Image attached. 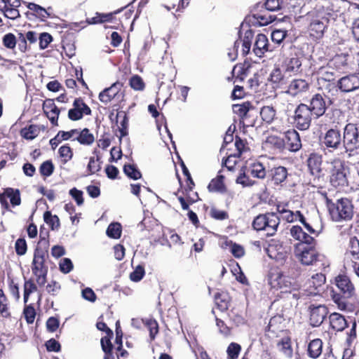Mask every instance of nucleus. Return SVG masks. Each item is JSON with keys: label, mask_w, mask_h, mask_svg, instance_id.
<instances>
[{"label": "nucleus", "mask_w": 359, "mask_h": 359, "mask_svg": "<svg viewBox=\"0 0 359 359\" xmlns=\"http://www.w3.org/2000/svg\"><path fill=\"white\" fill-rule=\"evenodd\" d=\"M247 168L242 167L236 180L237 184H240L243 187H252L255 184V181L249 177V176L247 175Z\"/></svg>", "instance_id": "33"}, {"label": "nucleus", "mask_w": 359, "mask_h": 359, "mask_svg": "<svg viewBox=\"0 0 359 359\" xmlns=\"http://www.w3.org/2000/svg\"><path fill=\"white\" fill-rule=\"evenodd\" d=\"M327 22V18L323 16H318L313 18L309 28L310 35L316 39L321 38L323 36Z\"/></svg>", "instance_id": "15"}, {"label": "nucleus", "mask_w": 359, "mask_h": 359, "mask_svg": "<svg viewBox=\"0 0 359 359\" xmlns=\"http://www.w3.org/2000/svg\"><path fill=\"white\" fill-rule=\"evenodd\" d=\"M310 323L313 327L321 325L327 314V309L324 305L313 306L310 307Z\"/></svg>", "instance_id": "16"}, {"label": "nucleus", "mask_w": 359, "mask_h": 359, "mask_svg": "<svg viewBox=\"0 0 359 359\" xmlns=\"http://www.w3.org/2000/svg\"><path fill=\"white\" fill-rule=\"evenodd\" d=\"M73 108L68 111V117L72 121H78L83 118V115H90L91 109L84 102L77 98L74 101Z\"/></svg>", "instance_id": "11"}, {"label": "nucleus", "mask_w": 359, "mask_h": 359, "mask_svg": "<svg viewBox=\"0 0 359 359\" xmlns=\"http://www.w3.org/2000/svg\"><path fill=\"white\" fill-rule=\"evenodd\" d=\"M0 313L5 318L10 316L7 306V298L1 289H0Z\"/></svg>", "instance_id": "46"}, {"label": "nucleus", "mask_w": 359, "mask_h": 359, "mask_svg": "<svg viewBox=\"0 0 359 359\" xmlns=\"http://www.w3.org/2000/svg\"><path fill=\"white\" fill-rule=\"evenodd\" d=\"M39 130L36 126H30L28 128L22 130L23 137L27 140H32L37 136Z\"/></svg>", "instance_id": "51"}, {"label": "nucleus", "mask_w": 359, "mask_h": 359, "mask_svg": "<svg viewBox=\"0 0 359 359\" xmlns=\"http://www.w3.org/2000/svg\"><path fill=\"white\" fill-rule=\"evenodd\" d=\"M60 284L58 282L52 280L46 285V289L48 293L52 295H56L60 291Z\"/></svg>", "instance_id": "63"}, {"label": "nucleus", "mask_w": 359, "mask_h": 359, "mask_svg": "<svg viewBox=\"0 0 359 359\" xmlns=\"http://www.w3.org/2000/svg\"><path fill=\"white\" fill-rule=\"evenodd\" d=\"M6 4L0 3V11L4 13V16L7 18L15 20L20 17V13L18 8H11L6 9Z\"/></svg>", "instance_id": "43"}, {"label": "nucleus", "mask_w": 359, "mask_h": 359, "mask_svg": "<svg viewBox=\"0 0 359 359\" xmlns=\"http://www.w3.org/2000/svg\"><path fill=\"white\" fill-rule=\"evenodd\" d=\"M112 18L111 13H96L95 16L91 18H87L86 22H81L79 23L75 22L72 25V28L76 29L77 27L81 28H83L86 27V24L88 25H94L98 23H102L104 22L109 21Z\"/></svg>", "instance_id": "20"}, {"label": "nucleus", "mask_w": 359, "mask_h": 359, "mask_svg": "<svg viewBox=\"0 0 359 359\" xmlns=\"http://www.w3.org/2000/svg\"><path fill=\"white\" fill-rule=\"evenodd\" d=\"M327 206L330 215L334 222L348 221L353 216V205L348 198H342L335 202L327 199Z\"/></svg>", "instance_id": "1"}, {"label": "nucleus", "mask_w": 359, "mask_h": 359, "mask_svg": "<svg viewBox=\"0 0 359 359\" xmlns=\"http://www.w3.org/2000/svg\"><path fill=\"white\" fill-rule=\"evenodd\" d=\"M130 85L132 88L136 90H140L144 88L143 81L138 76H134L130 79Z\"/></svg>", "instance_id": "60"}, {"label": "nucleus", "mask_w": 359, "mask_h": 359, "mask_svg": "<svg viewBox=\"0 0 359 359\" xmlns=\"http://www.w3.org/2000/svg\"><path fill=\"white\" fill-rule=\"evenodd\" d=\"M27 8L33 11L36 16L38 18H41L42 20H44L49 17V13L47 12V11L40 6L39 5H37L34 3H29L27 5Z\"/></svg>", "instance_id": "39"}, {"label": "nucleus", "mask_w": 359, "mask_h": 359, "mask_svg": "<svg viewBox=\"0 0 359 359\" xmlns=\"http://www.w3.org/2000/svg\"><path fill=\"white\" fill-rule=\"evenodd\" d=\"M325 283V276L323 273H316L308 280L304 285V289L298 293H293V297L299 299L303 296H316L323 290Z\"/></svg>", "instance_id": "6"}, {"label": "nucleus", "mask_w": 359, "mask_h": 359, "mask_svg": "<svg viewBox=\"0 0 359 359\" xmlns=\"http://www.w3.org/2000/svg\"><path fill=\"white\" fill-rule=\"evenodd\" d=\"M313 116L307 104L303 103L299 104L297 107L294 115L296 127L301 130L309 129Z\"/></svg>", "instance_id": "8"}, {"label": "nucleus", "mask_w": 359, "mask_h": 359, "mask_svg": "<svg viewBox=\"0 0 359 359\" xmlns=\"http://www.w3.org/2000/svg\"><path fill=\"white\" fill-rule=\"evenodd\" d=\"M266 143L273 145L275 148L278 149H281L284 147V140L276 136L269 137Z\"/></svg>", "instance_id": "62"}, {"label": "nucleus", "mask_w": 359, "mask_h": 359, "mask_svg": "<svg viewBox=\"0 0 359 359\" xmlns=\"http://www.w3.org/2000/svg\"><path fill=\"white\" fill-rule=\"evenodd\" d=\"M280 224V218L273 212L259 215L253 222L252 226L256 231H264L269 236L275 235Z\"/></svg>", "instance_id": "2"}, {"label": "nucleus", "mask_w": 359, "mask_h": 359, "mask_svg": "<svg viewBox=\"0 0 359 359\" xmlns=\"http://www.w3.org/2000/svg\"><path fill=\"white\" fill-rule=\"evenodd\" d=\"M253 38V34L252 32L250 30V31H247L245 33V36H244V39L243 41H236L235 42V44H234V48H238V47L239 46L240 44H242V46H243V55H247L249 52H250V47H251V42H252V39Z\"/></svg>", "instance_id": "29"}, {"label": "nucleus", "mask_w": 359, "mask_h": 359, "mask_svg": "<svg viewBox=\"0 0 359 359\" xmlns=\"http://www.w3.org/2000/svg\"><path fill=\"white\" fill-rule=\"evenodd\" d=\"M123 172L128 177L133 180H138L142 177L141 172L134 165H125Z\"/></svg>", "instance_id": "44"}, {"label": "nucleus", "mask_w": 359, "mask_h": 359, "mask_svg": "<svg viewBox=\"0 0 359 359\" xmlns=\"http://www.w3.org/2000/svg\"><path fill=\"white\" fill-rule=\"evenodd\" d=\"M44 221L50 226L53 230L60 226V220L57 215H52L50 212H46L43 215Z\"/></svg>", "instance_id": "45"}, {"label": "nucleus", "mask_w": 359, "mask_h": 359, "mask_svg": "<svg viewBox=\"0 0 359 359\" xmlns=\"http://www.w3.org/2000/svg\"><path fill=\"white\" fill-rule=\"evenodd\" d=\"M106 233L109 238H119L121 235V225L118 222H113L109 225Z\"/></svg>", "instance_id": "38"}, {"label": "nucleus", "mask_w": 359, "mask_h": 359, "mask_svg": "<svg viewBox=\"0 0 359 359\" xmlns=\"http://www.w3.org/2000/svg\"><path fill=\"white\" fill-rule=\"evenodd\" d=\"M344 93L352 92L359 88V76L350 74L341 78L337 82V88Z\"/></svg>", "instance_id": "12"}, {"label": "nucleus", "mask_w": 359, "mask_h": 359, "mask_svg": "<svg viewBox=\"0 0 359 359\" xmlns=\"http://www.w3.org/2000/svg\"><path fill=\"white\" fill-rule=\"evenodd\" d=\"M295 256L304 265H313L320 261L322 255L317 251L315 245L298 243L295 248Z\"/></svg>", "instance_id": "5"}, {"label": "nucleus", "mask_w": 359, "mask_h": 359, "mask_svg": "<svg viewBox=\"0 0 359 359\" xmlns=\"http://www.w3.org/2000/svg\"><path fill=\"white\" fill-rule=\"evenodd\" d=\"M343 144L348 150L359 147V126L348 123L344 128Z\"/></svg>", "instance_id": "10"}, {"label": "nucleus", "mask_w": 359, "mask_h": 359, "mask_svg": "<svg viewBox=\"0 0 359 359\" xmlns=\"http://www.w3.org/2000/svg\"><path fill=\"white\" fill-rule=\"evenodd\" d=\"M81 296L84 299L90 302H95L97 298L95 293L90 287L83 289L81 292Z\"/></svg>", "instance_id": "64"}, {"label": "nucleus", "mask_w": 359, "mask_h": 359, "mask_svg": "<svg viewBox=\"0 0 359 359\" xmlns=\"http://www.w3.org/2000/svg\"><path fill=\"white\" fill-rule=\"evenodd\" d=\"M267 253L270 258L276 260H283L287 256V249L281 244H270L267 248Z\"/></svg>", "instance_id": "21"}, {"label": "nucleus", "mask_w": 359, "mask_h": 359, "mask_svg": "<svg viewBox=\"0 0 359 359\" xmlns=\"http://www.w3.org/2000/svg\"><path fill=\"white\" fill-rule=\"evenodd\" d=\"M6 195L10 199V202L13 206L19 205L21 203L20 194L18 189L13 188L6 189Z\"/></svg>", "instance_id": "36"}, {"label": "nucleus", "mask_w": 359, "mask_h": 359, "mask_svg": "<svg viewBox=\"0 0 359 359\" xmlns=\"http://www.w3.org/2000/svg\"><path fill=\"white\" fill-rule=\"evenodd\" d=\"M144 275V269L141 266H137L135 269L130 274V278L134 282L140 281Z\"/></svg>", "instance_id": "55"}, {"label": "nucleus", "mask_w": 359, "mask_h": 359, "mask_svg": "<svg viewBox=\"0 0 359 359\" xmlns=\"http://www.w3.org/2000/svg\"><path fill=\"white\" fill-rule=\"evenodd\" d=\"M309 88V84L307 81L302 79H295L290 83L286 93L295 97L306 92Z\"/></svg>", "instance_id": "17"}, {"label": "nucleus", "mask_w": 359, "mask_h": 359, "mask_svg": "<svg viewBox=\"0 0 359 359\" xmlns=\"http://www.w3.org/2000/svg\"><path fill=\"white\" fill-rule=\"evenodd\" d=\"M330 182L334 187H344L348 185V168L344 163L337 159L331 163L330 168Z\"/></svg>", "instance_id": "3"}, {"label": "nucleus", "mask_w": 359, "mask_h": 359, "mask_svg": "<svg viewBox=\"0 0 359 359\" xmlns=\"http://www.w3.org/2000/svg\"><path fill=\"white\" fill-rule=\"evenodd\" d=\"M323 162L322 155L312 153L310 154L307 163L308 166L313 175L319 174L321 171V165Z\"/></svg>", "instance_id": "24"}, {"label": "nucleus", "mask_w": 359, "mask_h": 359, "mask_svg": "<svg viewBox=\"0 0 359 359\" xmlns=\"http://www.w3.org/2000/svg\"><path fill=\"white\" fill-rule=\"evenodd\" d=\"M39 46L41 49H45L48 47V44L52 41V36L46 32L40 34L39 36Z\"/></svg>", "instance_id": "57"}, {"label": "nucleus", "mask_w": 359, "mask_h": 359, "mask_svg": "<svg viewBox=\"0 0 359 359\" xmlns=\"http://www.w3.org/2000/svg\"><path fill=\"white\" fill-rule=\"evenodd\" d=\"M335 282L337 287L343 292L344 296L349 297L353 294L354 287L347 276H338L335 279Z\"/></svg>", "instance_id": "19"}, {"label": "nucleus", "mask_w": 359, "mask_h": 359, "mask_svg": "<svg viewBox=\"0 0 359 359\" xmlns=\"http://www.w3.org/2000/svg\"><path fill=\"white\" fill-rule=\"evenodd\" d=\"M24 315L28 323H32L34 320L36 312L33 306H27L24 309Z\"/></svg>", "instance_id": "61"}, {"label": "nucleus", "mask_w": 359, "mask_h": 359, "mask_svg": "<svg viewBox=\"0 0 359 359\" xmlns=\"http://www.w3.org/2000/svg\"><path fill=\"white\" fill-rule=\"evenodd\" d=\"M58 151H59V154H60V157L63 158V161L65 163H66L67 162H68L69 161H70L72 158L73 152H72V149L69 146H67V145L62 146L59 149Z\"/></svg>", "instance_id": "48"}, {"label": "nucleus", "mask_w": 359, "mask_h": 359, "mask_svg": "<svg viewBox=\"0 0 359 359\" xmlns=\"http://www.w3.org/2000/svg\"><path fill=\"white\" fill-rule=\"evenodd\" d=\"M323 342L319 339L312 340L308 346V354L312 358H317L322 353Z\"/></svg>", "instance_id": "28"}, {"label": "nucleus", "mask_w": 359, "mask_h": 359, "mask_svg": "<svg viewBox=\"0 0 359 359\" xmlns=\"http://www.w3.org/2000/svg\"><path fill=\"white\" fill-rule=\"evenodd\" d=\"M302 65V63L299 58L297 57H292L290 58L288 61L285 63V72L287 73H292V74H296L299 72V69Z\"/></svg>", "instance_id": "37"}, {"label": "nucleus", "mask_w": 359, "mask_h": 359, "mask_svg": "<svg viewBox=\"0 0 359 359\" xmlns=\"http://www.w3.org/2000/svg\"><path fill=\"white\" fill-rule=\"evenodd\" d=\"M118 86H120V83L116 82L102 90L99 95L100 100L104 104L110 102L118 93Z\"/></svg>", "instance_id": "22"}, {"label": "nucleus", "mask_w": 359, "mask_h": 359, "mask_svg": "<svg viewBox=\"0 0 359 359\" xmlns=\"http://www.w3.org/2000/svg\"><path fill=\"white\" fill-rule=\"evenodd\" d=\"M37 291V286L32 280H26L24 283V302H28L29 295Z\"/></svg>", "instance_id": "41"}, {"label": "nucleus", "mask_w": 359, "mask_h": 359, "mask_svg": "<svg viewBox=\"0 0 359 359\" xmlns=\"http://www.w3.org/2000/svg\"><path fill=\"white\" fill-rule=\"evenodd\" d=\"M269 281L271 287L280 290L281 292H292L298 288V285L290 277L278 271L271 273Z\"/></svg>", "instance_id": "7"}, {"label": "nucleus", "mask_w": 359, "mask_h": 359, "mask_svg": "<svg viewBox=\"0 0 359 359\" xmlns=\"http://www.w3.org/2000/svg\"><path fill=\"white\" fill-rule=\"evenodd\" d=\"M285 142L289 149L297 151L302 148V142L299 133L294 129L287 130L285 134Z\"/></svg>", "instance_id": "18"}, {"label": "nucleus", "mask_w": 359, "mask_h": 359, "mask_svg": "<svg viewBox=\"0 0 359 359\" xmlns=\"http://www.w3.org/2000/svg\"><path fill=\"white\" fill-rule=\"evenodd\" d=\"M317 74L318 84L320 89L329 93L337 91L334 73L329 67L320 68Z\"/></svg>", "instance_id": "9"}, {"label": "nucleus", "mask_w": 359, "mask_h": 359, "mask_svg": "<svg viewBox=\"0 0 359 359\" xmlns=\"http://www.w3.org/2000/svg\"><path fill=\"white\" fill-rule=\"evenodd\" d=\"M268 46V39L266 35L263 34H259L256 36L253 52L255 54L261 57L262 55L266 51Z\"/></svg>", "instance_id": "23"}, {"label": "nucleus", "mask_w": 359, "mask_h": 359, "mask_svg": "<svg viewBox=\"0 0 359 359\" xmlns=\"http://www.w3.org/2000/svg\"><path fill=\"white\" fill-rule=\"evenodd\" d=\"M98 159H95V157L92 156L89 159V162L87 166V170L90 175L94 174L99 171L100 169V163L97 162Z\"/></svg>", "instance_id": "58"}, {"label": "nucleus", "mask_w": 359, "mask_h": 359, "mask_svg": "<svg viewBox=\"0 0 359 359\" xmlns=\"http://www.w3.org/2000/svg\"><path fill=\"white\" fill-rule=\"evenodd\" d=\"M260 116L266 123H271L276 116V110L272 106H264L261 109Z\"/></svg>", "instance_id": "31"}, {"label": "nucleus", "mask_w": 359, "mask_h": 359, "mask_svg": "<svg viewBox=\"0 0 359 359\" xmlns=\"http://www.w3.org/2000/svg\"><path fill=\"white\" fill-rule=\"evenodd\" d=\"M287 176V171L285 167L279 166L272 170V180L276 184L283 182Z\"/></svg>", "instance_id": "32"}, {"label": "nucleus", "mask_w": 359, "mask_h": 359, "mask_svg": "<svg viewBox=\"0 0 359 359\" xmlns=\"http://www.w3.org/2000/svg\"><path fill=\"white\" fill-rule=\"evenodd\" d=\"M287 35V31L283 29H276L271 33V39L273 41L280 43Z\"/></svg>", "instance_id": "56"}, {"label": "nucleus", "mask_w": 359, "mask_h": 359, "mask_svg": "<svg viewBox=\"0 0 359 359\" xmlns=\"http://www.w3.org/2000/svg\"><path fill=\"white\" fill-rule=\"evenodd\" d=\"M145 325L149 331V335L151 339L153 340L155 336L158 332V323L153 319H149L146 320Z\"/></svg>", "instance_id": "47"}, {"label": "nucleus", "mask_w": 359, "mask_h": 359, "mask_svg": "<svg viewBox=\"0 0 359 359\" xmlns=\"http://www.w3.org/2000/svg\"><path fill=\"white\" fill-rule=\"evenodd\" d=\"M208 189L210 191L223 192L225 189L224 177L218 175L216 178L212 180L208 185Z\"/></svg>", "instance_id": "35"}, {"label": "nucleus", "mask_w": 359, "mask_h": 359, "mask_svg": "<svg viewBox=\"0 0 359 359\" xmlns=\"http://www.w3.org/2000/svg\"><path fill=\"white\" fill-rule=\"evenodd\" d=\"M248 169V172L256 178L264 179L266 177V172L264 165L259 162L251 163Z\"/></svg>", "instance_id": "27"}, {"label": "nucleus", "mask_w": 359, "mask_h": 359, "mask_svg": "<svg viewBox=\"0 0 359 359\" xmlns=\"http://www.w3.org/2000/svg\"><path fill=\"white\" fill-rule=\"evenodd\" d=\"M347 254L351 255L352 259L359 260V240L355 237H351L347 247Z\"/></svg>", "instance_id": "30"}, {"label": "nucleus", "mask_w": 359, "mask_h": 359, "mask_svg": "<svg viewBox=\"0 0 359 359\" xmlns=\"http://www.w3.org/2000/svg\"><path fill=\"white\" fill-rule=\"evenodd\" d=\"M46 257L48 255L43 250L38 248L35 250L32 264L33 273H48V266L45 264Z\"/></svg>", "instance_id": "13"}, {"label": "nucleus", "mask_w": 359, "mask_h": 359, "mask_svg": "<svg viewBox=\"0 0 359 359\" xmlns=\"http://www.w3.org/2000/svg\"><path fill=\"white\" fill-rule=\"evenodd\" d=\"M39 35L36 32L33 31H29L26 33L25 36L22 34H20V39H21V43H19V47L22 51H24L26 49L27 41H28L30 43H34L36 42L37 39H39Z\"/></svg>", "instance_id": "34"}, {"label": "nucleus", "mask_w": 359, "mask_h": 359, "mask_svg": "<svg viewBox=\"0 0 359 359\" xmlns=\"http://www.w3.org/2000/svg\"><path fill=\"white\" fill-rule=\"evenodd\" d=\"M329 318L332 328L336 331H342L347 326V322L344 317L338 313H332Z\"/></svg>", "instance_id": "25"}, {"label": "nucleus", "mask_w": 359, "mask_h": 359, "mask_svg": "<svg viewBox=\"0 0 359 359\" xmlns=\"http://www.w3.org/2000/svg\"><path fill=\"white\" fill-rule=\"evenodd\" d=\"M39 170L42 175L48 177L53 172L54 166L50 161H46L41 165Z\"/></svg>", "instance_id": "49"}, {"label": "nucleus", "mask_w": 359, "mask_h": 359, "mask_svg": "<svg viewBox=\"0 0 359 359\" xmlns=\"http://www.w3.org/2000/svg\"><path fill=\"white\" fill-rule=\"evenodd\" d=\"M320 146L325 154L342 149L344 144L340 131L336 129L328 130L320 138Z\"/></svg>", "instance_id": "4"}, {"label": "nucleus", "mask_w": 359, "mask_h": 359, "mask_svg": "<svg viewBox=\"0 0 359 359\" xmlns=\"http://www.w3.org/2000/svg\"><path fill=\"white\" fill-rule=\"evenodd\" d=\"M308 106L316 118L322 116L327 109L325 101L323 95L319 93L314 95L311 97Z\"/></svg>", "instance_id": "14"}, {"label": "nucleus", "mask_w": 359, "mask_h": 359, "mask_svg": "<svg viewBox=\"0 0 359 359\" xmlns=\"http://www.w3.org/2000/svg\"><path fill=\"white\" fill-rule=\"evenodd\" d=\"M59 265L60 271L64 273H69L73 269V264L69 258L62 259Z\"/></svg>", "instance_id": "53"}, {"label": "nucleus", "mask_w": 359, "mask_h": 359, "mask_svg": "<svg viewBox=\"0 0 359 359\" xmlns=\"http://www.w3.org/2000/svg\"><path fill=\"white\" fill-rule=\"evenodd\" d=\"M74 140L78 141L81 144L90 146L94 142L95 137L88 128L78 129V133Z\"/></svg>", "instance_id": "26"}, {"label": "nucleus", "mask_w": 359, "mask_h": 359, "mask_svg": "<svg viewBox=\"0 0 359 359\" xmlns=\"http://www.w3.org/2000/svg\"><path fill=\"white\" fill-rule=\"evenodd\" d=\"M250 107V103L245 102L242 104H233V110L234 113L237 114L241 118H243L247 115Z\"/></svg>", "instance_id": "42"}, {"label": "nucleus", "mask_w": 359, "mask_h": 359, "mask_svg": "<svg viewBox=\"0 0 359 359\" xmlns=\"http://www.w3.org/2000/svg\"><path fill=\"white\" fill-rule=\"evenodd\" d=\"M226 351L229 359H236L241 351V346L236 343H231Z\"/></svg>", "instance_id": "50"}, {"label": "nucleus", "mask_w": 359, "mask_h": 359, "mask_svg": "<svg viewBox=\"0 0 359 359\" xmlns=\"http://www.w3.org/2000/svg\"><path fill=\"white\" fill-rule=\"evenodd\" d=\"M280 346V350L283 353L287 358H292V348L291 346V341L289 337H284L278 343Z\"/></svg>", "instance_id": "40"}, {"label": "nucleus", "mask_w": 359, "mask_h": 359, "mask_svg": "<svg viewBox=\"0 0 359 359\" xmlns=\"http://www.w3.org/2000/svg\"><path fill=\"white\" fill-rule=\"evenodd\" d=\"M16 253L20 255H24L27 252V243L24 238H18L15 245Z\"/></svg>", "instance_id": "54"}, {"label": "nucleus", "mask_w": 359, "mask_h": 359, "mask_svg": "<svg viewBox=\"0 0 359 359\" xmlns=\"http://www.w3.org/2000/svg\"><path fill=\"white\" fill-rule=\"evenodd\" d=\"M234 145L236 148L238 153L234 154L235 156L239 157L244 151H245L248 147L245 145V143L243 140H242L240 137H236L235 140Z\"/></svg>", "instance_id": "59"}, {"label": "nucleus", "mask_w": 359, "mask_h": 359, "mask_svg": "<svg viewBox=\"0 0 359 359\" xmlns=\"http://www.w3.org/2000/svg\"><path fill=\"white\" fill-rule=\"evenodd\" d=\"M3 43L8 48H14L16 45V39L14 34L8 33L4 35L3 37Z\"/></svg>", "instance_id": "52"}]
</instances>
